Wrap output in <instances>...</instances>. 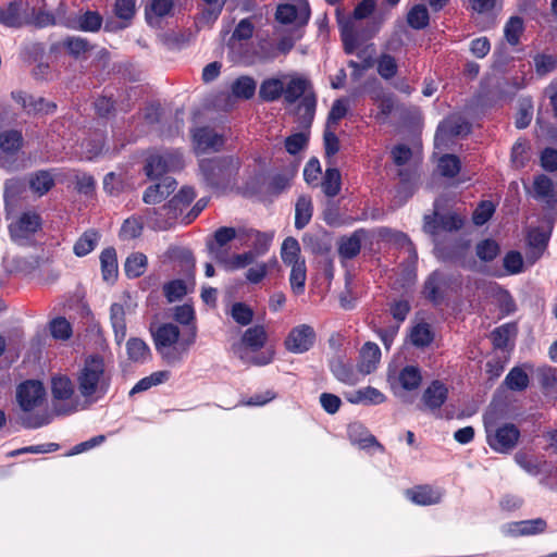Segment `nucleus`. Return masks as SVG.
Wrapping results in <instances>:
<instances>
[{
  "mask_svg": "<svg viewBox=\"0 0 557 557\" xmlns=\"http://www.w3.org/2000/svg\"><path fill=\"white\" fill-rule=\"evenodd\" d=\"M173 318L181 324L193 325L189 335L183 339L180 338L178 326L173 323L161 324L152 332L156 350L169 366H175L183 361L197 336V327L194 324L195 311L191 306L185 304L175 307Z\"/></svg>",
  "mask_w": 557,
  "mask_h": 557,
  "instance_id": "f257e3e1",
  "label": "nucleus"
},
{
  "mask_svg": "<svg viewBox=\"0 0 557 557\" xmlns=\"http://www.w3.org/2000/svg\"><path fill=\"white\" fill-rule=\"evenodd\" d=\"M242 160L237 156H220L199 161L202 182L215 193L233 190L239 178Z\"/></svg>",
  "mask_w": 557,
  "mask_h": 557,
  "instance_id": "f03ea898",
  "label": "nucleus"
},
{
  "mask_svg": "<svg viewBox=\"0 0 557 557\" xmlns=\"http://www.w3.org/2000/svg\"><path fill=\"white\" fill-rule=\"evenodd\" d=\"M109 380L104 373L102 357L92 356L86 360L78 376V389L86 408L101 398L108 391Z\"/></svg>",
  "mask_w": 557,
  "mask_h": 557,
  "instance_id": "7ed1b4c3",
  "label": "nucleus"
},
{
  "mask_svg": "<svg viewBox=\"0 0 557 557\" xmlns=\"http://www.w3.org/2000/svg\"><path fill=\"white\" fill-rule=\"evenodd\" d=\"M283 78L284 101L293 104L300 100L298 111L302 112V122L308 125L311 124L314 116L317 98L310 81L299 75H283Z\"/></svg>",
  "mask_w": 557,
  "mask_h": 557,
  "instance_id": "20e7f679",
  "label": "nucleus"
},
{
  "mask_svg": "<svg viewBox=\"0 0 557 557\" xmlns=\"http://www.w3.org/2000/svg\"><path fill=\"white\" fill-rule=\"evenodd\" d=\"M344 51L352 54L359 45L372 38L381 28L379 18L355 21L354 18L338 20Z\"/></svg>",
  "mask_w": 557,
  "mask_h": 557,
  "instance_id": "39448f33",
  "label": "nucleus"
},
{
  "mask_svg": "<svg viewBox=\"0 0 557 557\" xmlns=\"http://www.w3.org/2000/svg\"><path fill=\"white\" fill-rule=\"evenodd\" d=\"M497 420H484L486 443L490 448L499 454H509L517 446L520 430L511 423L498 425Z\"/></svg>",
  "mask_w": 557,
  "mask_h": 557,
  "instance_id": "423d86ee",
  "label": "nucleus"
},
{
  "mask_svg": "<svg viewBox=\"0 0 557 557\" xmlns=\"http://www.w3.org/2000/svg\"><path fill=\"white\" fill-rule=\"evenodd\" d=\"M52 407L57 414H72L77 410L85 409L86 403L74 394L71 380L65 376L52 379Z\"/></svg>",
  "mask_w": 557,
  "mask_h": 557,
  "instance_id": "0eeeda50",
  "label": "nucleus"
},
{
  "mask_svg": "<svg viewBox=\"0 0 557 557\" xmlns=\"http://www.w3.org/2000/svg\"><path fill=\"white\" fill-rule=\"evenodd\" d=\"M23 145L24 137L21 131L0 128V168L8 171L21 169Z\"/></svg>",
  "mask_w": 557,
  "mask_h": 557,
  "instance_id": "6e6552de",
  "label": "nucleus"
},
{
  "mask_svg": "<svg viewBox=\"0 0 557 557\" xmlns=\"http://www.w3.org/2000/svg\"><path fill=\"white\" fill-rule=\"evenodd\" d=\"M184 161L178 151H164L162 153L151 154L145 165L146 175L150 180H160L169 172L182 170Z\"/></svg>",
  "mask_w": 557,
  "mask_h": 557,
  "instance_id": "1a4fd4ad",
  "label": "nucleus"
},
{
  "mask_svg": "<svg viewBox=\"0 0 557 557\" xmlns=\"http://www.w3.org/2000/svg\"><path fill=\"white\" fill-rule=\"evenodd\" d=\"M235 238L244 239L243 230L230 226L219 227L213 233V236L207 239V250L221 264L223 261H226V257L230 255L228 244Z\"/></svg>",
  "mask_w": 557,
  "mask_h": 557,
  "instance_id": "9d476101",
  "label": "nucleus"
},
{
  "mask_svg": "<svg viewBox=\"0 0 557 557\" xmlns=\"http://www.w3.org/2000/svg\"><path fill=\"white\" fill-rule=\"evenodd\" d=\"M183 213L173 200H169L159 209H147L146 215L148 224L154 231H168L173 227Z\"/></svg>",
  "mask_w": 557,
  "mask_h": 557,
  "instance_id": "9b49d317",
  "label": "nucleus"
},
{
  "mask_svg": "<svg viewBox=\"0 0 557 557\" xmlns=\"http://www.w3.org/2000/svg\"><path fill=\"white\" fill-rule=\"evenodd\" d=\"M470 123L460 115H450L445 119L437 127L435 134V144L445 145L455 137L466 136L470 133Z\"/></svg>",
  "mask_w": 557,
  "mask_h": 557,
  "instance_id": "f8f14e48",
  "label": "nucleus"
},
{
  "mask_svg": "<svg viewBox=\"0 0 557 557\" xmlns=\"http://www.w3.org/2000/svg\"><path fill=\"white\" fill-rule=\"evenodd\" d=\"M46 389L41 382L29 380L18 385L16 397L21 408L29 411L39 406L45 398Z\"/></svg>",
  "mask_w": 557,
  "mask_h": 557,
  "instance_id": "ddd939ff",
  "label": "nucleus"
},
{
  "mask_svg": "<svg viewBox=\"0 0 557 557\" xmlns=\"http://www.w3.org/2000/svg\"><path fill=\"white\" fill-rule=\"evenodd\" d=\"M314 330L307 324L294 327L285 339V347L294 354L308 351L314 344Z\"/></svg>",
  "mask_w": 557,
  "mask_h": 557,
  "instance_id": "4468645a",
  "label": "nucleus"
},
{
  "mask_svg": "<svg viewBox=\"0 0 557 557\" xmlns=\"http://www.w3.org/2000/svg\"><path fill=\"white\" fill-rule=\"evenodd\" d=\"M463 220L456 213L438 214L436 211L433 215L424 216L423 230L429 234H436L438 230L451 232L461 228Z\"/></svg>",
  "mask_w": 557,
  "mask_h": 557,
  "instance_id": "2eb2a0df",
  "label": "nucleus"
},
{
  "mask_svg": "<svg viewBox=\"0 0 557 557\" xmlns=\"http://www.w3.org/2000/svg\"><path fill=\"white\" fill-rule=\"evenodd\" d=\"M0 23L15 28L29 25V8L22 1H13L5 9L0 8Z\"/></svg>",
  "mask_w": 557,
  "mask_h": 557,
  "instance_id": "dca6fc26",
  "label": "nucleus"
},
{
  "mask_svg": "<svg viewBox=\"0 0 557 557\" xmlns=\"http://www.w3.org/2000/svg\"><path fill=\"white\" fill-rule=\"evenodd\" d=\"M275 18L282 24L296 23L298 26H304L310 18L309 4L308 2L298 7L289 3L280 4L275 12Z\"/></svg>",
  "mask_w": 557,
  "mask_h": 557,
  "instance_id": "f3484780",
  "label": "nucleus"
},
{
  "mask_svg": "<svg viewBox=\"0 0 557 557\" xmlns=\"http://www.w3.org/2000/svg\"><path fill=\"white\" fill-rule=\"evenodd\" d=\"M444 491L430 484L416 485L406 491V497L416 505L431 506L442 502Z\"/></svg>",
  "mask_w": 557,
  "mask_h": 557,
  "instance_id": "a211bd4d",
  "label": "nucleus"
},
{
  "mask_svg": "<svg viewBox=\"0 0 557 557\" xmlns=\"http://www.w3.org/2000/svg\"><path fill=\"white\" fill-rule=\"evenodd\" d=\"M549 225L531 227L527 235L529 246L528 259L536 261L545 251L550 238Z\"/></svg>",
  "mask_w": 557,
  "mask_h": 557,
  "instance_id": "6ab92c4d",
  "label": "nucleus"
},
{
  "mask_svg": "<svg viewBox=\"0 0 557 557\" xmlns=\"http://www.w3.org/2000/svg\"><path fill=\"white\" fill-rule=\"evenodd\" d=\"M40 224L41 220L37 213L25 212L10 225V234L16 242L26 239L39 230Z\"/></svg>",
  "mask_w": 557,
  "mask_h": 557,
  "instance_id": "aec40b11",
  "label": "nucleus"
},
{
  "mask_svg": "<svg viewBox=\"0 0 557 557\" xmlns=\"http://www.w3.org/2000/svg\"><path fill=\"white\" fill-rule=\"evenodd\" d=\"M234 355L246 366L263 367L272 362L274 350L270 347L264 350L248 349L245 346H232Z\"/></svg>",
  "mask_w": 557,
  "mask_h": 557,
  "instance_id": "412c9836",
  "label": "nucleus"
},
{
  "mask_svg": "<svg viewBox=\"0 0 557 557\" xmlns=\"http://www.w3.org/2000/svg\"><path fill=\"white\" fill-rule=\"evenodd\" d=\"M194 140L201 152L219 151L223 148L225 139L210 127H200L194 133Z\"/></svg>",
  "mask_w": 557,
  "mask_h": 557,
  "instance_id": "4be33fe9",
  "label": "nucleus"
},
{
  "mask_svg": "<svg viewBox=\"0 0 557 557\" xmlns=\"http://www.w3.org/2000/svg\"><path fill=\"white\" fill-rule=\"evenodd\" d=\"M177 182L173 177L165 176L159 183L150 185L145 190L143 200L148 205L159 203L170 196L175 190Z\"/></svg>",
  "mask_w": 557,
  "mask_h": 557,
  "instance_id": "5701e85b",
  "label": "nucleus"
},
{
  "mask_svg": "<svg viewBox=\"0 0 557 557\" xmlns=\"http://www.w3.org/2000/svg\"><path fill=\"white\" fill-rule=\"evenodd\" d=\"M12 97L17 103L26 109L28 113L50 114L57 109V104L54 102L47 101L42 97L35 98L22 91L12 92Z\"/></svg>",
  "mask_w": 557,
  "mask_h": 557,
  "instance_id": "b1692460",
  "label": "nucleus"
},
{
  "mask_svg": "<svg viewBox=\"0 0 557 557\" xmlns=\"http://www.w3.org/2000/svg\"><path fill=\"white\" fill-rule=\"evenodd\" d=\"M347 434L354 445H358L361 449H369L377 447L383 449V446L377 442L368 429H366L359 421H354L348 424Z\"/></svg>",
  "mask_w": 557,
  "mask_h": 557,
  "instance_id": "393cba45",
  "label": "nucleus"
},
{
  "mask_svg": "<svg viewBox=\"0 0 557 557\" xmlns=\"http://www.w3.org/2000/svg\"><path fill=\"white\" fill-rule=\"evenodd\" d=\"M114 14L120 20H122V22L107 21L104 24V29L108 32L124 29L129 25V21L135 15V1L134 0H115Z\"/></svg>",
  "mask_w": 557,
  "mask_h": 557,
  "instance_id": "a878e982",
  "label": "nucleus"
},
{
  "mask_svg": "<svg viewBox=\"0 0 557 557\" xmlns=\"http://www.w3.org/2000/svg\"><path fill=\"white\" fill-rule=\"evenodd\" d=\"M27 184L33 194L42 197L55 185V175L51 170H38L28 175Z\"/></svg>",
  "mask_w": 557,
  "mask_h": 557,
  "instance_id": "bb28decb",
  "label": "nucleus"
},
{
  "mask_svg": "<svg viewBox=\"0 0 557 557\" xmlns=\"http://www.w3.org/2000/svg\"><path fill=\"white\" fill-rule=\"evenodd\" d=\"M447 397V386L443 382L435 380L424 389L421 401L430 410H435L442 407Z\"/></svg>",
  "mask_w": 557,
  "mask_h": 557,
  "instance_id": "cd10ccee",
  "label": "nucleus"
},
{
  "mask_svg": "<svg viewBox=\"0 0 557 557\" xmlns=\"http://www.w3.org/2000/svg\"><path fill=\"white\" fill-rule=\"evenodd\" d=\"M61 23L69 28L95 33L101 28L102 16L96 11H86L79 16L67 18Z\"/></svg>",
  "mask_w": 557,
  "mask_h": 557,
  "instance_id": "c85d7f7f",
  "label": "nucleus"
},
{
  "mask_svg": "<svg viewBox=\"0 0 557 557\" xmlns=\"http://www.w3.org/2000/svg\"><path fill=\"white\" fill-rule=\"evenodd\" d=\"M381 358V350L375 343H366L360 350L358 370L363 374H370L376 369Z\"/></svg>",
  "mask_w": 557,
  "mask_h": 557,
  "instance_id": "c756f323",
  "label": "nucleus"
},
{
  "mask_svg": "<svg viewBox=\"0 0 557 557\" xmlns=\"http://www.w3.org/2000/svg\"><path fill=\"white\" fill-rule=\"evenodd\" d=\"M243 238L242 244L250 245V251L257 257L263 256L269 250L272 240L271 235L255 230H243Z\"/></svg>",
  "mask_w": 557,
  "mask_h": 557,
  "instance_id": "7c9ffc66",
  "label": "nucleus"
},
{
  "mask_svg": "<svg viewBox=\"0 0 557 557\" xmlns=\"http://www.w3.org/2000/svg\"><path fill=\"white\" fill-rule=\"evenodd\" d=\"M367 233L364 230H358L350 236H344L338 244V253L344 259L355 258L361 249V243L366 238Z\"/></svg>",
  "mask_w": 557,
  "mask_h": 557,
  "instance_id": "2f4dec72",
  "label": "nucleus"
},
{
  "mask_svg": "<svg viewBox=\"0 0 557 557\" xmlns=\"http://www.w3.org/2000/svg\"><path fill=\"white\" fill-rule=\"evenodd\" d=\"M371 99L377 108L375 119L385 122L395 107V98L393 94L386 92L383 88H377L372 91Z\"/></svg>",
  "mask_w": 557,
  "mask_h": 557,
  "instance_id": "473e14b6",
  "label": "nucleus"
},
{
  "mask_svg": "<svg viewBox=\"0 0 557 557\" xmlns=\"http://www.w3.org/2000/svg\"><path fill=\"white\" fill-rule=\"evenodd\" d=\"M127 359L134 363H146L151 359V350L139 337H131L125 345Z\"/></svg>",
  "mask_w": 557,
  "mask_h": 557,
  "instance_id": "72a5a7b5",
  "label": "nucleus"
},
{
  "mask_svg": "<svg viewBox=\"0 0 557 557\" xmlns=\"http://www.w3.org/2000/svg\"><path fill=\"white\" fill-rule=\"evenodd\" d=\"M268 339V334L265 329L262 325H255L248 327L242 338L240 342L234 344L233 346H245L248 349H257L260 350L264 347Z\"/></svg>",
  "mask_w": 557,
  "mask_h": 557,
  "instance_id": "f704fd0d",
  "label": "nucleus"
},
{
  "mask_svg": "<svg viewBox=\"0 0 557 557\" xmlns=\"http://www.w3.org/2000/svg\"><path fill=\"white\" fill-rule=\"evenodd\" d=\"M529 384L530 377L524 367L517 366L508 372L498 389L506 387L512 392H523L529 387Z\"/></svg>",
  "mask_w": 557,
  "mask_h": 557,
  "instance_id": "c9c22d12",
  "label": "nucleus"
},
{
  "mask_svg": "<svg viewBox=\"0 0 557 557\" xmlns=\"http://www.w3.org/2000/svg\"><path fill=\"white\" fill-rule=\"evenodd\" d=\"M125 308L122 304L114 302L110 308V321L114 331V339L121 345L126 337Z\"/></svg>",
  "mask_w": 557,
  "mask_h": 557,
  "instance_id": "e433bc0d",
  "label": "nucleus"
},
{
  "mask_svg": "<svg viewBox=\"0 0 557 557\" xmlns=\"http://www.w3.org/2000/svg\"><path fill=\"white\" fill-rule=\"evenodd\" d=\"M547 523L542 518L522 520L510 524V533L515 536L535 535L545 532Z\"/></svg>",
  "mask_w": 557,
  "mask_h": 557,
  "instance_id": "4c0bfd02",
  "label": "nucleus"
},
{
  "mask_svg": "<svg viewBox=\"0 0 557 557\" xmlns=\"http://www.w3.org/2000/svg\"><path fill=\"white\" fill-rule=\"evenodd\" d=\"M377 234L382 240L394 244L397 247L405 248L410 256L417 258L414 246L405 233L388 227H381Z\"/></svg>",
  "mask_w": 557,
  "mask_h": 557,
  "instance_id": "58836bf2",
  "label": "nucleus"
},
{
  "mask_svg": "<svg viewBox=\"0 0 557 557\" xmlns=\"http://www.w3.org/2000/svg\"><path fill=\"white\" fill-rule=\"evenodd\" d=\"M284 94V78L270 77L264 79L259 88V97L263 101L273 102Z\"/></svg>",
  "mask_w": 557,
  "mask_h": 557,
  "instance_id": "ea45409f",
  "label": "nucleus"
},
{
  "mask_svg": "<svg viewBox=\"0 0 557 557\" xmlns=\"http://www.w3.org/2000/svg\"><path fill=\"white\" fill-rule=\"evenodd\" d=\"M302 244L307 251L318 256L325 255L331 250V242L325 234L306 233L302 237Z\"/></svg>",
  "mask_w": 557,
  "mask_h": 557,
  "instance_id": "a19ab883",
  "label": "nucleus"
},
{
  "mask_svg": "<svg viewBox=\"0 0 557 557\" xmlns=\"http://www.w3.org/2000/svg\"><path fill=\"white\" fill-rule=\"evenodd\" d=\"M534 197L536 199L543 200L546 203H554L557 202V196L554 191V184L553 181L542 174L535 177L534 184Z\"/></svg>",
  "mask_w": 557,
  "mask_h": 557,
  "instance_id": "79ce46f5",
  "label": "nucleus"
},
{
  "mask_svg": "<svg viewBox=\"0 0 557 557\" xmlns=\"http://www.w3.org/2000/svg\"><path fill=\"white\" fill-rule=\"evenodd\" d=\"M102 277L104 281H114L117 276V259L114 248H106L100 255Z\"/></svg>",
  "mask_w": 557,
  "mask_h": 557,
  "instance_id": "37998d69",
  "label": "nucleus"
},
{
  "mask_svg": "<svg viewBox=\"0 0 557 557\" xmlns=\"http://www.w3.org/2000/svg\"><path fill=\"white\" fill-rule=\"evenodd\" d=\"M444 284V274L438 271L433 272L424 283L425 297L435 304L440 302L443 298L441 288Z\"/></svg>",
  "mask_w": 557,
  "mask_h": 557,
  "instance_id": "c03bdc74",
  "label": "nucleus"
},
{
  "mask_svg": "<svg viewBox=\"0 0 557 557\" xmlns=\"http://www.w3.org/2000/svg\"><path fill=\"white\" fill-rule=\"evenodd\" d=\"M174 8L173 0H150L146 5V18L148 23H152L153 18H161L172 14Z\"/></svg>",
  "mask_w": 557,
  "mask_h": 557,
  "instance_id": "a18cd8bd",
  "label": "nucleus"
},
{
  "mask_svg": "<svg viewBox=\"0 0 557 557\" xmlns=\"http://www.w3.org/2000/svg\"><path fill=\"white\" fill-rule=\"evenodd\" d=\"M49 262V257L41 250V253L18 257L15 260L18 271L30 274L44 264Z\"/></svg>",
  "mask_w": 557,
  "mask_h": 557,
  "instance_id": "49530a36",
  "label": "nucleus"
},
{
  "mask_svg": "<svg viewBox=\"0 0 557 557\" xmlns=\"http://www.w3.org/2000/svg\"><path fill=\"white\" fill-rule=\"evenodd\" d=\"M312 216V202L307 196H300L295 207V227L297 230L304 228L311 220Z\"/></svg>",
  "mask_w": 557,
  "mask_h": 557,
  "instance_id": "de8ad7c7",
  "label": "nucleus"
},
{
  "mask_svg": "<svg viewBox=\"0 0 557 557\" xmlns=\"http://www.w3.org/2000/svg\"><path fill=\"white\" fill-rule=\"evenodd\" d=\"M341 185L342 181L338 169L327 168L321 182V187L325 196L331 198L337 196L341 191Z\"/></svg>",
  "mask_w": 557,
  "mask_h": 557,
  "instance_id": "09e8293b",
  "label": "nucleus"
},
{
  "mask_svg": "<svg viewBox=\"0 0 557 557\" xmlns=\"http://www.w3.org/2000/svg\"><path fill=\"white\" fill-rule=\"evenodd\" d=\"M330 369L335 377L346 384H354L356 379L351 364L346 363L339 356L333 358L330 362Z\"/></svg>",
  "mask_w": 557,
  "mask_h": 557,
  "instance_id": "8fccbe9b",
  "label": "nucleus"
},
{
  "mask_svg": "<svg viewBox=\"0 0 557 557\" xmlns=\"http://www.w3.org/2000/svg\"><path fill=\"white\" fill-rule=\"evenodd\" d=\"M292 267L289 283L290 288L294 294L300 295L305 290V284L307 278V269L305 260L301 262H295L294 264H289Z\"/></svg>",
  "mask_w": 557,
  "mask_h": 557,
  "instance_id": "3c124183",
  "label": "nucleus"
},
{
  "mask_svg": "<svg viewBox=\"0 0 557 557\" xmlns=\"http://www.w3.org/2000/svg\"><path fill=\"white\" fill-rule=\"evenodd\" d=\"M147 264V257L141 252H135L127 257L124 271L128 277L136 278L144 274Z\"/></svg>",
  "mask_w": 557,
  "mask_h": 557,
  "instance_id": "603ef678",
  "label": "nucleus"
},
{
  "mask_svg": "<svg viewBox=\"0 0 557 557\" xmlns=\"http://www.w3.org/2000/svg\"><path fill=\"white\" fill-rule=\"evenodd\" d=\"M433 332L428 323L421 322L411 329L410 341L416 347H426L433 342Z\"/></svg>",
  "mask_w": 557,
  "mask_h": 557,
  "instance_id": "864d4df0",
  "label": "nucleus"
},
{
  "mask_svg": "<svg viewBox=\"0 0 557 557\" xmlns=\"http://www.w3.org/2000/svg\"><path fill=\"white\" fill-rule=\"evenodd\" d=\"M63 47L74 58L85 57L94 48L86 38L79 36H70L65 38L63 40Z\"/></svg>",
  "mask_w": 557,
  "mask_h": 557,
  "instance_id": "5fc2aeb1",
  "label": "nucleus"
},
{
  "mask_svg": "<svg viewBox=\"0 0 557 557\" xmlns=\"http://www.w3.org/2000/svg\"><path fill=\"white\" fill-rule=\"evenodd\" d=\"M99 239V234L94 230L86 231L75 243L74 253L78 257L87 256L91 252Z\"/></svg>",
  "mask_w": 557,
  "mask_h": 557,
  "instance_id": "6e6d98bb",
  "label": "nucleus"
},
{
  "mask_svg": "<svg viewBox=\"0 0 557 557\" xmlns=\"http://www.w3.org/2000/svg\"><path fill=\"white\" fill-rule=\"evenodd\" d=\"M398 380L403 388L413 391L419 387L422 376L419 368L407 366L399 372Z\"/></svg>",
  "mask_w": 557,
  "mask_h": 557,
  "instance_id": "4d7b16f0",
  "label": "nucleus"
},
{
  "mask_svg": "<svg viewBox=\"0 0 557 557\" xmlns=\"http://www.w3.org/2000/svg\"><path fill=\"white\" fill-rule=\"evenodd\" d=\"M429 12L424 4H416L407 15V22L414 29H423L429 25Z\"/></svg>",
  "mask_w": 557,
  "mask_h": 557,
  "instance_id": "13d9d810",
  "label": "nucleus"
},
{
  "mask_svg": "<svg viewBox=\"0 0 557 557\" xmlns=\"http://www.w3.org/2000/svg\"><path fill=\"white\" fill-rule=\"evenodd\" d=\"M256 82L249 76H240L232 84V92L237 98L249 99L255 95Z\"/></svg>",
  "mask_w": 557,
  "mask_h": 557,
  "instance_id": "bf43d9fd",
  "label": "nucleus"
},
{
  "mask_svg": "<svg viewBox=\"0 0 557 557\" xmlns=\"http://www.w3.org/2000/svg\"><path fill=\"white\" fill-rule=\"evenodd\" d=\"M300 247L299 243L294 237H287L284 239L281 249V257L284 263L294 264L295 262H301L299 258Z\"/></svg>",
  "mask_w": 557,
  "mask_h": 557,
  "instance_id": "052dcab7",
  "label": "nucleus"
},
{
  "mask_svg": "<svg viewBox=\"0 0 557 557\" xmlns=\"http://www.w3.org/2000/svg\"><path fill=\"white\" fill-rule=\"evenodd\" d=\"M256 258H258L256 256V253L249 250L244 253H238V255H234V256L228 255L226 257V261H223L221 264L226 270L234 271V270L244 269L247 265L252 264L255 262Z\"/></svg>",
  "mask_w": 557,
  "mask_h": 557,
  "instance_id": "680f3d73",
  "label": "nucleus"
},
{
  "mask_svg": "<svg viewBox=\"0 0 557 557\" xmlns=\"http://www.w3.org/2000/svg\"><path fill=\"white\" fill-rule=\"evenodd\" d=\"M377 73L384 79H391L396 76L398 65L395 58L388 53H382L376 60Z\"/></svg>",
  "mask_w": 557,
  "mask_h": 557,
  "instance_id": "e2e57ef3",
  "label": "nucleus"
},
{
  "mask_svg": "<svg viewBox=\"0 0 557 557\" xmlns=\"http://www.w3.org/2000/svg\"><path fill=\"white\" fill-rule=\"evenodd\" d=\"M522 32L523 21L519 16L510 17L504 29L505 38L511 46L518 45Z\"/></svg>",
  "mask_w": 557,
  "mask_h": 557,
  "instance_id": "0e129e2a",
  "label": "nucleus"
},
{
  "mask_svg": "<svg viewBox=\"0 0 557 557\" xmlns=\"http://www.w3.org/2000/svg\"><path fill=\"white\" fill-rule=\"evenodd\" d=\"M26 189V183L17 177L7 180L4 183V200L14 202Z\"/></svg>",
  "mask_w": 557,
  "mask_h": 557,
  "instance_id": "69168bd1",
  "label": "nucleus"
},
{
  "mask_svg": "<svg viewBox=\"0 0 557 557\" xmlns=\"http://www.w3.org/2000/svg\"><path fill=\"white\" fill-rule=\"evenodd\" d=\"M440 173L445 177H455L460 172V160L455 154H445L438 162Z\"/></svg>",
  "mask_w": 557,
  "mask_h": 557,
  "instance_id": "338daca9",
  "label": "nucleus"
},
{
  "mask_svg": "<svg viewBox=\"0 0 557 557\" xmlns=\"http://www.w3.org/2000/svg\"><path fill=\"white\" fill-rule=\"evenodd\" d=\"M475 251L482 261L490 262L499 253V246L493 239H484L476 245Z\"/></svg>",
  "mask_w": 557,
  "mask_h": 557,
  "instance_id": "774afa93",
  "label": "nucleus"
}]
</instances>
